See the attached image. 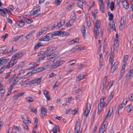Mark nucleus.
Returning a JSON list of instances; mask_svg holds the SVG:
<instances>
[{"label":"nucleus","instance_id":"1","mask_svg":"<svg viewBox=\"0 0 133 133\" xmlns=\"http://www.w3.org/2000/svg\"><path fill=\"white\" fill-rule=\"evenodd\" d=\"M6 11L9 15L12 14V13L10 11L8 10L6 8H3V9L0 8V15L3 17H7V14Z\"/></svg>","mask_w":133,"mask_h":133},{"label":"nucleus","instance_id":"25","mask_svg":"<svg viewBox=\"0 0 133 133\" xmlns=\"http://www.w3.org/2000/svg\"><path fill=\"white\" fill-rule=\"evenodd\" d=\"M17 25L20 27L23 26L25 24V22L21 20L18 21L16 23Z\"/></svg>","mask_w":133,"mask_h":133},{"label":"nucleus","instance_id":"35","mask_svg":"<svg viewBox=\"0 0 133 133\" xmlns=\"http://www.w3.org/2000/svg\"><path fill=\"white\" fill-rule=\"evenodd\" d=\"M133 107L132 106L131 104H130L129 105L128 108L127 109V112L128 113H129L130 112L132 109Z\"/></svg>","mask_w":133,"mask_h":133},{"label":"nucleus","instance_id":"11","mask_svg":"<svg viewBox=\"0 0 133 133\" xmlns=\"http://www.w3.org/2000/svg\"><path fill=\"white\" fill-rule=\"evenodd\" d=\"M22 56V54L21 52H18L15 55H14L12 57L15 59L17 60V59H19Z\"/></svg>","mask_w":133,"mask_h":133},{"label":"nucleus","instance_id":"7","mask_svg":"<svg viewBox=\"0 0 133 133\" xmlns=\"http://www.w3.org/2000/svg\"><path fill=\"white\" fill-rule=\"evenodd\" d=\"M91 109V105L90 103H87L86 106V109L84 111V116H87L89 113Z\"/></svg>","mask_w":133,"mask_h":133},{"label":"nucleus","instance_id":"29","mask_svg":"<svg viewBox=\"0 0 133 133\" xmlns=\"http://www.w3.org/2000/svg\"><path fill=\"white\" fill-rule=\"evenodd\" d=\"M43 44L41 43H37L35 45L34 48V50H36L38 49L40 46H43Z\"/></svg>","mask_w":133,"mask_h":133},{"label":"nucleus","instance_id":"13","mask_svg":"<svg viewBox=\"0 0 133 133\" xmlns=\"http://www.w3.org/2000/svg\"><path fill=\"white\" fill-rule=\"evenodd\" d=\"M99 8L101 12L103 13L104 12V5L103 4V2L101 1V2H99Z\"/></svg>","mask_w":133,"mask_h":133},{"label":"nucleus","instance_id":"51","mask_svg":"<svg viewBox=\"0 0 133 133\" xmlns=\"http://www.w3.org/2000/svg\"><path fill=\"white\" fill-rule=\"evenodd\" d=\"M113 83V81H110L107 84V85H108V87H109V89L110 88L111 86L112 85Z\"/></svg>","mask_w":133,"mask_h":133},{"label":"nucleus","instance_id":"42","mask_svg":"<svg viewBox=\"0 0 133 133\" xmlns=\"http://www.w3.org/2000/svg\"><path fill=\"white\" fill-rule=\"evenodd\" d=\"M105 99V97H102L100 99V103L102 104H103L105 105H106V103L104 102V100Z\"/></svg>","mask_w":133,"mask_h":133},{"label":"nucleus","instance_id":"49","mask_svg":"<svg viewBox=\"0 0 133 133\" xmlns=\"http://www.w3.org/2000/svg\"><path fill=\"white\" fill-rule=\"evenodd\" d=\"M114 3L113 2H112L110 5V8L111 10L112 11L114 9Z\"/></svg>","mask_w":133,"mask_h":133},{"label":"nucleus","instance_id":"55","mask_svg":"<svg viewBox=\"0 0 133 133\" xmlns=\"http://www.w3.org/2000/svg\"><path fill=\"white\" fill-rule=\"evenodd\" d=\"M31 111L32 112L36 114L37 113V109L33 108L31 109Z\"/></svg>","mask_w":133,"mask_h":133},{"label":"nucleus","instance_id":"34","mask_svg":"<svg viewBox=\"0 0 133 133\" xmlns=\"http://www.w3.org/2000/svg\"><path fill=\"white\" fill-rule=\"evenodd\" d=\"M123 7L126 9H128L129 8V5L127 1H125V2L123 3Z\"/></svg>","mask_w":133,"mask_h":133},{"label":"nucleus","instance_id":"56","mask_svg":"<svg viewBox=\"0 0 133 133\" xmlns=\"http://www.w3.org/2000/svg\"><path fill=\"white\" fill-rule=\"evenodd\" d=\"M59 82H57L55 84V85L52 87V88L55 89L56 87H58L59 84Z\"/></svg>","mask_w":133,"mask_h":133},{"label":"nucleus","instance_id":"36","mask_svg":"<svg viewBox=\"0 0 133 133\" xmlns=\"http://www.w3.org/2000/svg\"><path fill=\"white\" fill-rule=\"evenodd\" d=\"M113 95L114 94L113 92H111L110 95L109 96V97H108L107 99V101H108V103H109V102H110L112 99L113 98Z\"/></svg>","mask_w":133,"mask_h":133},{"label":"nucleus","instance_id":"48","mask_svg":"<svg viewBox=\"0 0 133 133\" xmlns=\"http://www.w3.org/2000/svg\"><path fill=\"white\" fill-rule=\"evenodd\" d=\"M32 34V32L29 33L26 36H25V38L26 40H27L28 39L30 38V37L31 36Z\"/></svg>","mask_w":133,"mask_h":133},{"label":"nucleus","instance_id":"38","mask_svg":"<svg viewBox=\"0 0 133 133\" xmlns=\"http://www.w3.org/2000/svg\"><path fill=\"white\" fill-rule=\"evenodd\" d=\"M65 20L64 19H62L58 23V27L59 28L63 25L65 23Z\"/></svg>","mask_w":133,"mask_h":133},{"label":"nucleus","instance_id":"50","mask_svg":"<svg viewBox=\"0 0 133 133\" xmlns=\"http://www.w3.org/2000/svg\"><path fill=\"white\" fill-rule=\"evenodd\" d=\"M76 62V60L75 59L71 60L69 61V62L70 63L69 65L72 66L73 65L75 64Z\"/></svg>","mask_w":133,"mask_h":133},{"label":"nucleus","instance_id":"39","mask_svg":"<svg viewBox=\"0 0 133 133\" xmlns=\"http://www.w3.org/2000/svg\"><path fill=\"white\" fill-rule=\"evenodd\" d=\"M26 100L29 102H30L34 101L33 98L30 97H27L26 98Z\"/></svg>","mask_w":133,"mask_h":133},{"label":"nucleus","instance_id":"32","mask_svg":"<svg viewBox=\"0 0 133 133\" xmlns=\"http://www.w3.org/2000/svg\"><path fill=\"white\" fill-rule=\"evenodd\" d=\"M61 33H62V31H55L52 33L53 37L57 35H59L61 34Z\"/></svg>","mask_w":133,"mask_h":133},{"label":"nucleus","instance_id":"21","mask_svg":"<svg viewBox=\"0 0 133 133\" xmlns=\"http://www.w3.org/2000/svg\"><path fill=\"white\" fill-rule=\"evenodd\" d=\"M57 55V54L54 52L49 55V56H48L47 57V59H49L52 58L56 56Z\"/></svg>","mask_w":133,"mask_h":133},{"label":"nucleus","instance_id":"54","mask_svg":"<svg viewBox=\"0 0 133 133\" xmlns=\"http://www.w3.org/2000/svg\"><path fill=\"white\" fill-rule=\"evenodd\" d=\"M125 22L124 18H122L121 21V26H122L123 24H124Z\"/></svg>","mask_w":133,"mask_h":133},{"label":"nucleus","instance_id":"53","mask_svg":"<svg viewBox=\"0 0 133 133\" xmlns=\"http://www.w3.org/2000/svg\"><path fill=\"white\" fill-rule=\"evenodd\" d=\"M50 66V65L49 64H44L43 66L42 67L43 69L44 70L48 68Z\"/></svg>","mask_w":133,"mask_h":133},{"label":"nucleus","instance_id":"30","mask_svg":"<svg viewBox=\"0 0 133 133\" xmlns=\"http://www.w3.org/2000/svg\"><path fill=\"white\" fill-rule=\"evenodd\" d=\"M46 57L45 55H42L41 56L39 57L36 61L38 62H39L42 60L43 59Z\"/></svg>","mask_w":133,"mask_h":133},{"label":"nucleus","instance_id":"37","mask_svg":"<svg viewBox=\"0 0 133 133\" xmlns=\"http://www.w3.org/2000/svg\"><path fill=\"white\" fill-rule=\"evenodd\" d=\"M108 15L109 16V20L111 21L113 19L114 17L113 15L110 12H109L108 13Z\"/></svg>","mask_w":133,"mask_h":133},{"label":"nucleus","instance_id":"62","mask_svg":"<svg viewBox=\"0 0 133 133\" xmlns=\"http://www.w3.org/2000/svg\"><path fill=\"white\" fill-rule=\"evenodd\" d=\"M8 34H7V33H6L5 35L1 36V38H3V39H4L3 40L4 41L5 40V39L6 38L8 37Z\"/></svg>","mask_w":133,"mask_h":133},{"label":"nucleus","instance_id":"15","mask_svg":"<svg viewBox=\"0 0 133 133\" xmlns=\"http://www.w3.org/2000/svg\"><path fill=\"white\" fill-rule=\"evenodd\" d=\"M25 93L24 92L21 93H19L14 96L13 97L14 99H16L19 97L23 96L24 95Z\"/></svg>","mask_w":133,"mask_h":133},{"label":"nucleus","instance_id":"17","mask_svg":"<svg viewBox=\"0 0 133 133\" xmlns=\"http://www.w3.org/2000/svg\"><path fill=\"white\" fill-rule=\"evenodd\" d=\"M7 47L6 46H3L0 48V52L3 54H5L7 52L6 51Z\"/></svg>","mask_w":133,"mask_h":133},{"label":"nucleus","instance_id":"14","mask_svg":"<svg viewBox=\"0 0 133 133\" xmlns=\"http://www.w3.org/2000/svg\"><path fill=\"white\" fill-rule=\"evenodd\" d=\"M49 92L46 90L44 91L43 93L47 100H50L51 98L50 97L49 94Z\"/></svg>","mask_w":133,"mask_h":133},{"label":"nucleus","instance_id":"64","mask_svg":"<svg viewBox=\"0 0 133 133\" xmlns=\"http://www.w3.org/2000/svg\"><path fill=\"white\" fill-rule=\"evenodd\" d=\"M84 66V64H81L80 65H78V66L77 68L80 69H81Z\"/></svg>","mask_w":133,"mask_h":133},{"label":"nucleus","instance_id":"8","mask_svg":"<svg viewBox=\"0 0 133 133\" xmlns=\"http://www.w3.org/2000/svg\"><path fill=\"white\" fill-rule=\"evenodd\" d=\"M5 92V88L0 82V96L1 97L3 96Z\"/></svg>","mask_w":133,"mask_h":133},{"label":"nucleus","instance_id":"43","mask_svg":"<svg viewBox=\"0 0 133 133\" xmlns=\"http://www.w3.org/2000/svg\"><path fill=\"white\" fill-rule=\"evenodd\" d=\"M60 59L61 58L60 57L56 58L53 59L52 63H55V64L56 63H57L58 61H59Z\"/></svg>","mask_w":133,"mask_h":133},{"label":"nucleus","instance_id":"57","mask_svg":"<svg viewBox=\"0 0 133 133\" xmlns=\"http://www.w3.org/2000/svg\"><path fill=\"white\" fill-rule=\"evenodd\" d=\"M75 22V20H73V19H71V20H70L69 22V23H70V25H72L73 24V23Z\"/></svg>","mask_w":133,"mask_h":133},{"label":"nucleus","instance_id":"12","mask_svg":"<svg viewBox=\"0 0 133 133\" xmlns=\"http://www.w3.org/2000/svg\"><path fill=\"white\" fill-rule=\"evenodd\" d=\"M9 60L6 57L1 58L0 59V65L5 64Z\"/></svg>","mask_w":133,"mask_h":133},{"label":"nucleus","instance_id":"26","mask_svg":"<svg viewBox=\"0 0 133 133\" xmlns=\"http://www.w3.org/2000/svg\"><path fill=\"white\" fill-rule=\"evenodd\" d=\"M119 45L118 44V40L115 39L114 41V50L115 49V48H116V50H117V47Z\"/></svg>","mask_w":133,"mask_h":133},{"label":"nucleus","instance_id":"31","mask_svg":"<svg viewBox=\"0 0 133 133\" xmlns=\"http://www.w3.org/2000/svg\"><path fill=\"white\" fill-rule=\"evenodd\" d=\"M118 62H116L114 63L113 65L112 66V68H113V70L116 69L118 66Z\"/></svg>","mask_w":133,"mask_h":133},{"label":"nucleus","instance_id":"24","mask_svg":"<svg viewBox=\"0 0 133 133\" xmlns=\"http://www.w3.org/2000/svg\"><path fill=\"white\" fill-rule=\"evenodd\" d=\"M48 36H43V37L39 39V41H48L50 40Z\"/></svg>","mask_w":133,"mask_h":133},{"label":"nucleus","instance_id":"52","mask_svg":"<svg viewBox=\"0 0 133 133\" xmlns=\"http://www.w3.org/2000/svg\"><path fill=\"white\" fill-rule=\"evenodd\" d=\"M5 68H6L5 65H4L0 69V74L3 72Z\"/></svg>","mask_w":133,"mask_h":133},{"label":"nucleus","instance_id":"60","mask_svg":"<svg viewBox=\"0 0 133 133\" xmlns=\"http://www.w3.org/2000/svg\"><path fill=\"white\" fill-rule=\"evenodd\" d=\"M24 65V63L22 62L19 63L18 66V68H21Z\"/></svg>","mask_w":133,"mask_h":133},{"label":"nucleus","instance_id":"23","mask_svg":"<svg viewBox=\"0 0 133 133\" xmlns=\"http://www.w3.org/2000/svg\"><path fill=\"white\" fill-rule=\"evenodd\" d=\"M100 21L99 20L96 21L94 23L96 28H99L100 27Z\"/></svg>","mask_w":133,"mask_h":133},{"label":"nucleus","instance_id":"44","mask_svg":"<svg viewBox=\"0 0 133 133\" xmlns=\"http://www.w3.org/2000/svg\"><path fill=\"white\" fill-rule=\"evenodd\" d=\"M78 109L77 108H76L74 110H71V112L73 115H75L76 113H77L78 111Z\"/></svg>","mask_w":133,"mask_h":133},{"label":"nucleus","instance_id":"63","mask_svg":"<svg viewBox=\"0 0 133 133\" xmlns=\"http://www.w3.org/2000/svg\"><path fill=\"white\" fill-rule=\"evenodd\" d=\"M37 72H41L42 70H44L43 67H41L36 69Z\"/></svg>","mask_w":133,"mask_h":133},{"label":"nucleus","instance_id":"10","mask_svg":"<svg viewBox=\"0 0 133 133\" xmlns=\"http://www.w3.org/2000/svg\"><path fill=\"white\" fill-rule=\"evenodd\" d=\"M107 125L106 124H103V126H102L99 128V133H103L106 130Z\"/></svg>","mask_w":133,"mask_h":133},{"label":"nucleus","instance_id":"33","mask_svg":"<svg viewBox=\"0 0 133 133\" xmlns=\"http://www.w3.org/2000/svg\"><path fill=\"white\" fill-rule=\"evenodd\" d=\"M18 82L15 79L12 81L11 85L10 86L11 89L13 88V86L17 84V83Z\"/></svg>","mask_w":133,"mask_h":133},{"label":"nucleus","instance_id":"9","mask_svg":"<svg viewBox=\"0 0 133 133\" xmlns=\"http://www.w3.org/2000/svg\"><path fill=\"white\" fill-rule=\"evenodd\" d=\"M108 104H106V105H105L103 104H102L99 103L98 105V110L97 112V114H99L100 113L101 111L102 110L103 108L105 106H106Z\"/></svg>","mask_w":133,"mask_h":133},{"label":"nucleus","instance_id":"58","mask_svg":"<svg viewBox=\"0 0 133 133\" xmlns=\"http://www.w3.org/2000/svg\"><path fill=\"white\" fill-rule=\"evenodd\" d=\"M53 51V49H52V47H49L48 48L46 51L47 52H51Z\"/></svg>","mask_w":133,"mask_h":133},{"label":"nucleus","instance_id":"2","mask_svg":"<svg viewBox=\"0 0 133 133\" xmlns=\"http://www.w3.org/2000/svg\"><path fill=\"white\" fill-rule=\"evenodd\" d=\"M17 61V60L15 59L12 57L11 60L8 63V64L5 65L6 69L9 68L12 66L13 65L16 64Z\"/></svg>","mask_w":133,"mask_h":133},{"label":"nucleus","instance_id":"27","mask_svg":"<svg viewBox=\"0 0 133 133\" xmlns=\"http://www.w3.org/2000/svg\"><path fill=\"white\" fill-rule=\"evenodd\" d=\"M79 40V39L77 38L76 39H74L72 41L69 42V43L70 44H73L74 43L78 42Z\"/></svg>","mask_w":133,"mask_h":133},{"label":"nucleus","instance_id":"61","mask_svg":"<svg viewBox=\"0 0 133 133\" xmlns=\"http://www.w3.org/2000/svg\"><path fill=\"white\" fill-rule=\"evenodd\" d=\"M33 21L32 19H27L26 21V23L28 24H30Z\"/></svg>","mask_w":133,"mask_h":133},{"label":"nucleus","instance_id":"28","mask_svg":"<svg viewBox=\"0 0 133 133\" xmlns=\"http://www.w3.org/2000/svg\"><path fill=\"white\" fill-rule=\"evenodd\" d=\"M81 31L82 32L83 34V36L84 37V38H85V35H86V31L85 26H84V25H83L82 26Z\"/></svg>","mask_w":133,"mask_h":133},{"label":"nucleus","instance_id":"45","mask_svg":"<svg viewBox=\"0 0 133 133\" xmlns=\"http://www.w3.org/2000/svg\"><path fill=\"white\" fill-rule=\"evenodd\" d=\"M84 3L78 2L77 3V5L80 8L83 9V5Z\"/></svg>","mask_w":133,"mask_h":133},{"label":"nucleus","instance_id":"4","mask_svg":"<svg viewBox=\"0 0 133 133\" xmlns=\"http://www.w3.org/2000/svg\"><path fill=\"white\" fill-rule=\"evenodd\" d=\"M47 109L44 106H42L41 108V116L44 117V116L46 115Z\"/></svg>","mask_w":133,"mask_h":133},{"label":"nucleus","instance_id":"59","mask_svg":"<svg viewBox=\"0 0 133 133\" xmlns=\"http://www.w3.org/2000/svg\"><path fill=\"white\" fill-rule=\"evenodd\" d=\"M61 1L59 0H55V3L56 4L57 6L60 4Z\"/></svg>","mask_w":133,"mask_h":133},{"label":"nucleus","instance_id":"6","mask_svg":"<svg viewBox=\"0 0 133 133\" xmlns=\"http://www.w3.org/2000/svg\"><path fill=\"white\" fill-rule=\"evenodd\" d=\"M42 79V77H41L40 78H37L31 80L30 82V83H31V84L36 83L37 85H39L41 83Z\"/></svg>","mask_w":133,"mask_h":133},{"label":"nucleus","instance_id":"46","mask_svg":"<svg viewBox=\"0 0 133 133\" xmlns=\"http://www.w3.org/2000/svg\"><path fill=\"white\" fill-rule=\"evenodd\" d=\"M128 58V55H125L123 58V61L124 63H126V62L127 61Z\"/></svg>","mask_w":133,"mask_h":133},{"label":"nucleus","instance_id":"18","mask_svg":"<svg viewBox=\"0 0 133 133\" xmlns=\"http://www.w3.org/2000/svg\"><path fill=\"white\" fill-rule=\"evenodd\" d=\"M107 80V77L105 76L103 79V90L104 88H107L108 87V85H107V84L106 83Z\"/></svg>","mask_w":133,"mask_h":133},{"label":"nucleus","instance_id":"20","mask_svg":"<svg viewBox=\"0 0 133 133\" xmlns=\"http://www.w3.org/2000/svg\"><path fill=\"white\" fill-rule=\"evenodd\" d=\"M63 62H64V61H60L58 63H56L55 65H52V66L51 67V68L52 69H54L56 68L59 65H61L63 64Z\"/></svg>","mask_w":133,"mask_h":133},{"label":"nucleus","instance_id":"47","mask_svg":"<svg viewBox=\"0 0 133 133\" xmlns=\"http://www.w3.org/2000/svg\"><path fill=\"white\" fill-rule=\"evenodd\" d=\"M113 110V108L112 107H111L108 111V113H109L108 114L109 115V117L111 116V114Z\"/></svg>","mask_w":133,"mask_h":133},{"label":"nucleus","instance_id":"16","mask_svg":"<svg viewBox=\"0 0 133 133\" xmlns=\"http://www.w3.org/2000/svg\"><path fill=\"white\" fill-rule=\"evenodd\" d=\"M23 36V35H20L19 36H17L13 37L12 39L11 42H16Z\"/></svg>","mask_w":133,"mask_h":133},{"label":"nucleus","instance_id":"3","mask_svg":"<svg viewBox=\"0 0 133 133\" xmlns=\"http://www.w3.org/2000/svg\"><path fill=\"white\" fill-rule=\"evenodd\" d=\"M127 100L126 98L124 99L122 102V104H121L118 107V114H119V111L121 110L123 107L126 104L127 102Z\"/></svg>","mask_w":133,"mask_h":133},{"label":"nucleus","instance_id":"5","mask_svg":"<svg viewBox=\"0 0 133 133\" xmlns=\"http://www.w3.org/2000/svg\"><path fill=\"white\" fill-rule=\"evenodd\" d=\"M80 127V122H79L78 121L76 122L75 129V133H81V132L79 130Z\"/></svg>","mask_w":133,"mask_h":133},{"label":"nucleus","instance_id":"19","mask_svg":"<svg viewBox=\"0 0 133 133\" xmlns=\"http://www.w3.org/2000/svg\"><path fill=\"white\" fill-rule=\"evenodd\" d=\"M36 72H38L37 70L36 69L34 70H33L31 72H29L27 74L25 75L24 77L25 78H26L28 77H29L30 76L32 75V74H34L36 73Z\"/></svg>","mask_w":133,"mask_h":133},{"label":"nucleus","instance_id":"40","mask_svg":"<svg viewBox=\"0 0 133 133\" xmlns=\"http://www.w3.org/2000/svg\"><path fill=\"white\" fill-rule=\"evenodd\" d=\"M40 7L39 6H38V9L35 10L33 13V15H36L38 12L40 11Z\"/></svg>","mask_w":133,"mask_h":133},{"label":"nucleus","instance_id":"22","mask_svg":"<svg viewBox=\"0 0 133 133\" xmlns=\"http://www.w3.org/2000/svg\"><path fill=\"white\" fill-rule=\"evenodd\" d=\"M133 75V68L129 71L127 75V76L130 78L132 77V75Z\"/></svg>","mask_w":133,"mask_h":133},{"label":"nucleus","instance_id":"41","mask_svg":"<svg viewBox=\"0 0 133 133\" xmlns=\"http://www.w3.org/2000/svg\"><path fill=\"white\" fill-rule=\"evenodd\" d=\"M99 28H94V34L95 35H98L99 34Z\"/></svg>","mask_w":133,"mask_h":133}]
</instances>
